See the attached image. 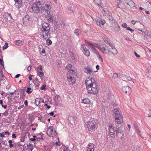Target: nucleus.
<instances>
[{
	"instance_id": "obj_41",
	"label": "nucleus",
	"mask_w": 151,
	"mask_h": 151,
	"mask_svg": "<svg viewBox=\"0 0 151 151\" xmlns=\"http://www.w3.org/2000/svg\"><path fill=\"white\" fill-rule=\"evenodd\" d=\"M27 147H29V146H31L32 148L30 149V151H32V150L33 149V145H31L30 143L29 145H27Z\"/></svg>"
},
{
	"instance_id": "obj_5",
	"label": "nucleus",
	"mask_w": 151,
	"mask_h": 151,
	"mask_svg": "<svg viewBox=\"0 0 151 151\" xmlns=\"http://www.w3.org/2000/svg\"><path fill=\"white\" fill-rule=\"evenodd\" d=\"M86 125L88 131H94L98 127L96 120L93 118L90 119L87 122Z\"/></svg>"
},
{
	"instance_id": "obj_36",
	"label": "nucleus",
	"mask_w": 151,
	"mask_h": 151,
	"mask_svg": "<svg viewBox=\"0 0 151 151\" xmlns=\"http://www.w3.org/2000/svg\"><path fill=\"white\" fill-rule=\"evenodd\" d=\"M8 44L7 42L5 43L4 46L3 47V49L4 50L7 48L8 47Z\"/></svg>"
},
{
	"instance_id": "obj_58",
	"label": "nucleus",
	"mask_w": 151,
	"mask_h": 151,
	"mask_svg": "<svg viewBox=\"0 0 151 151\" xmlns=\"http://www.w3.org/2000/svg\"><path fill=\"white\" fill-rule=\"evenodd\" d=\"M24 107V105H21V106H19L18 108V109H21V108H23V107Z\"/></svg>"
},
{
	"instance_id": "obj_10",
	"label": "nucleus",
	"mask_w": 151,
	"mask_h": 151,
	"mask_svg": "<svg viewBox=\"0 0 151 151\" xmlns=\"http://www.w3.org/2000/svg\"><path fill=\"white\" fill-rule=\"evenodd\" d=\"M122 90L123 93L129 95L131 93V88L129 86H124L122 88Z\"/></svg>"
},
{
	"instance_id": "obj_52",
	"label": "nucleus",
	"mask_w": 151,
	"mask_h": 151,
	"mask_svg": "<svg viewBox=\"0 0 151 151\" xmlns=\"http://www.w3.org/2000/svg\"><path fill=\"white\" fill-rule=\"evenodd\" d=\"M134 54L135 56L137 57V58H139L140 57V56L138 55L137 53H136V52H134Z\"/></svg>"
},
{
	"instance_id": "obj_62",
	"label": "nucleus",
	"mask_w": 151,
	"mask_h": 151,
	"mask_svg": "<svg viewBox=\"0 0 151 151\" xmlns=\"http://www.w3.org/2000/svg\"><path fill=\"white\" fill-rule=\"evenodd\" d=\"M13 146H14V145L13 144H9V146L10 148H12V147H13Z\"/></svg>"
},
{
	"instance_id": "obj_57",
	"label": "nucleus",
	"mask_w": 151,
	"mask_h": 151,
	"mask_svg": "<svg viewBox=\"0 0 151 151\" xmlns=\"http://www.w3.org/2000/svg\"><path fill=\"white\" fill-rule=\"evenodd\" d=\"M1 106L4 109H6L7 107L6 105H1Z\"/></svg>"
},
{
	"instance_id": "obj_40",
	"label": "nucleus",
	"mask_w": 151,
	"mask_h": 151,
	"mask_svg": "<svg viewBox=\"0 0 151 151\" xmlns=\"http://www.w3.org/2000/svg\"><path fill=\"white\" fill-rule=\"evenodd\" d=\"M126 29L128 30H129V31H130L132 33L133 32L134 30L133 29H131L129 27H127L126 28Z\"/></svg>"
},
{
	"instance_id": "obj_21",
	"label": "nucleus",
	"mask_w": 151,
	"mask_h": 151,
	"mask_svg": "<svg viewBox=\"0 0 151 151\" xmlns=\"http://www.w3.org/2000/svg\"><path fill=\"white\" fill-rule=\"evenodd\" d=\"M94 147V145L91 143H90L88 145V151H94L93 149Z\"/></svg>"
},
{
	"instance_id": "obj_9",
	"label": "nucleus",
	"mask_w": 151,
	"mask_h": 151,
	"mask_svg": "<svg viewBox=\"0 0 151 151\" xmlns=\"http://www.w3.org/2000/svg\"><path fill=\"white\" fill-rule=\"evenodd\" d=\"M81 50L86 56H88L90 55V52L88 49L85 47L84 44H82L81 45Z\"/></svg>"
},
{
	"instance_id": "obj_46",
	"label": "nucleus",
	"mask_w": 151,
	"mask_h": 151,
	"mask_svg": "<svg viewBox=\"0 0 151 151\" xmlns=\"http://www.w3.org/2000/svg\"><path fill=\"white\" fill-rule=\"evenodd\" d=\"M122 27H123L124 28H126L127 27V25L125 23H124L122 25Z\"/></svg>"
},
{
	"instance_id": "obj_38",
	"label": "nucleus",
	"mask_w": 151,
	"mask_h": 151,
	"mask_svg": "<svg viewBox=\"0 0 151 151\" xmlns=\"http://www.w3.org/2000/svg\"><path fill=\"white\" fill-rule=\"evenodd\" d=\"M94 1L98 5H100V4L101 3V0H94Z\"/></svg>"
},
{
	"instance_id": "obj_54",
	"label": "nucleus",
	"mask_w": 151,
	"mask_h": 151,
	"mask_svg": "<svg viewBox=\"0 0 151 151\" xmlns=\"http://www.w3.org/2000/svg\"><path fill=\"white\" fill-rule=\"evenodd\" d=\"M0 135L2 137H4V134L3 132L2 133H0Z\"/></svg>"
},
{
	"instance_id": "obj_2",
	"label": "nucleus",
	"mask_w": 151,
	"mask_h": 151,
	"mask_svg": "<svg viewBox=\"0 0 151 151\" xmlns=\"http://www.w3.org/2000/svg\"><path fill=\"white\" fill-rule=\"evenodd\" d=\"M85 85L88 93L96 94L99 92V86L94 79L88 77L85 81Z\"/></svg>"
},
{
	"instance_id": "obj_14",
	"label": "nucleus",
	"mask_w": 151,
	"mask_h": 151,
	"mask_svg": "<svg viewBox=\"0 0 151 151\" xmlns=\"http://www.w3.org/2000/svg\"><path fill=\"white\" fill-rule=\"evenodd\" d=\"M15 3L14 5L18 8H19L21 7L23 3L22 0H14Z\"/></svg>"
},
{
	"instance_id": "obj_30",
	"label": "nucleus",
	"mask_w": 151,
	"mask_h": 151,
	"mask_svg": "<svg viewBox=\"0 0 151 151\" xmlns=\"http://www.w3.org/2000/svg\"><path fill=\"white\" fill-rule=\"evenodd\" d=\"M80 32L81 31L78 29H75L74 31V33L75 35L78 36L79 35V34L80 33Z\"/></svg>"
},
{
	"instance_id": "obj_53",
	"label": "nucleus",
	"mask_w": 151,
	"mask_h": 151,
	"mask_svg": "<svg viewBox=\"0 0 151 151\" xmlns=\"http://www.w3.org/2000/svg\"><path fill=\"white\" fill-rule=\"evenodd\" d=\"M37 69L39 70H42V66H41L40 65V67H38L37 68Z\"/></svg>"
},
{
	"instance_id": "obj_23",
	"label": "nucleus",
	"mask_w": 151,
	"mask_h": 151,
	"mask_svg": "<svg viewBox=\"0 0 151 151\" xmlns=\"http://www.w3.org/2000/svg\"><path fill=\"white\" fill-rule=\"evenodd\" d=\"M129 2L127 3V4L129 5L132 8L135 7V3L134 2L131 0H129Z\"/></svg>"
},
{
	"instance_id": "obj_31",
	"label": "nucleus",
	"mask_w": 151,
	"mask_h": 151,
	"mask_svg": "<svg viewBox=\"0 0 151 151\" xmlns=\"http://www.w3.org/2000/svg\"><path fill=\"white\" fill-rule=\"evenodd\" d=\"M125 78L127 80L129 81H132L134 83L135 80H134L133 79L131 78L130 77L125 76Z\"/></svg>"
},
{
	"instance_id": "obj_16",
	"label": "nucleus",
	"mask_w": 151,
	"mask_h": 151,
	"mask_svg": "<svg viewBox=\"0 0 151 151\" xmlns=\"http://www.w3.org/2000/svg\"><path fill=\"white\" fill-rule=\"evenodd\" d=\"M4 17L6 21H10L12 19L11 14L7 13H5L4 15Z\"/></svg>"
},
{
	"instance_id": "obj_47",
	"label": "nucleus",
	"mask_w": 151,
	"mask_h": 151,
	"mask_svg": "<svg viewBox=\"0 0 151 151\" xmlns=\"http://www.w3.org/2000/svg\"><path fill=\"white\" fill-rule=\"evenodd\" d=\"M91 49L92 50V51H93L94 52L96 53L97 52V50L94 48V46Z\"/></svg>"
},
{
	"instance_id": "obj_12",
	"label": "nucleus",
	"mask_w": 151,
	"mask_h": 151,
	"mask_svg": "<svg viewBox=\"0 0 151 151\" xmlns=\"http://www.w3.org/2000/svg\"><path fill=\"white\" fill-rule=\"evenodd\" d=\"M84 71L88 74L92 75L93 73V71L91 67L89 66H85L84 68Z\"/></svg>"
},
{
	"instance_id": "obj_1",
	"label": "nucleus",
	"mask_w": 151,
	"mask_h": 151,
	"mask_svg": "<svg viewBox=\"0 0 151 151\" xmlns=\"http://www.w3.org/2000/svg\"><path fill=\"white\" fill-rule=\"evenodd\" d=\"M51 8L50 4L47 0H38L32 4V9L35 13L46 14L49 17V21L52 22L53 19L51 14H50Z\"/></svg>"
},
{
	"instance_id": "obj_48",
	"label": "nucleus",
	"mask_w": 151,
	"mask_h": 151,
	"mask_svg": "<svg viewBox=\"0 0 151 151\" xmlns=\"http://www.w3.org/2000/svg\"><path fill=\"white\" fill-rule=\"evenodd\" d=\"M119 78H122L123 77V74L121 73H119L118 74Z\"/></svg>"
},
{
	"instance_id": "obj_43",
	"label": "nucleus",
	"mask_w": 151,
	"mask_h": 151,
	"mask_svg": "<svg viewBox=\"0 0 151 151\" xmlns=\"http://www.w3.org/2000/svg\"><path fill=\"white\" fill-rule=\"evenodd\" d=\"M45 87H46V86L45 85H44L42 86V87H40V89L41 90H46V88H45Z\"/></svg>"
},
{
	"instance_id": "obj_17",
	"label": "nucleus",
	"mask_w": 151,
	"mask_h": 151,
	"mask_svg": "<svg viewBox=\"0 0 151 151\" xmlns=\"http://www.w3.org/2000/svg\"><path fill=\"white\" fill-rule=\"evenodd\" d=\"M29 17L28 15H26L23 18V22L24 24L27 25L29 22Z\"/></svg>"
},
{
	"instance_id": "obj_26",
	"label": "nucleus",
	"mask_w": 151,
	"mask_h": 151,
	"mask_svg": "<svg viewBox=\"0 0 151 151\" xmlns=\"http://www.w3.org/2000/svg\"><path fill=\"white\" fill-rule=\"evenodd\" d=\"M98 22L99 26H103L105 24V21L104 19H101L99 20Z\"/></svg>"
},
{
	"instance_id": "obj_49",
	"label": "nucleus",
	"mask_w": 151,
	"mask_h": 151,
	"mask_svg": "<svg viewBox=\"0 0 151 151\" xmlns=\"http://www.w3.org/2000/svg\"><path fill=\"white\" fill-rule=\"evenodd\" d=\"M24 104H25V107H26L28 105V101L27 100H26L24 102Z\"/></svg>"
},
{
	"instance_id": "obj_61",
	"label": "nucleus",
	"mask_w": 151,
	"mask_h": 151,
	"mask_svg": "<svg viewBox=\"0 0 151 151\" xmlns=\"http://www.w3.org/2000/svg\"><path fill=\"white\" fill-rule=\"evenodd\" d=\"M45 106H46L47 107V108L48 109H49L50 108L51 106H48L47 105V104H45Z\"/></svg>"
},
{
	"instance_id": "obj_64",
	"label": "nucleus",
	"mask_w": 151,
	"mask_h": 151,
	"mask_svg": "<svg viewBox=\"0 0 151 151\" xmlns=\"http://www.w3.org/2000/svg\"><path fill=\"white\" fill-rule=\"evenodd\" d=\"M20 76V75L19 74H17L15 77V78H19Z\"/></svg>"
},
{
	"instance_id": "obj_50",
	"label": "nucleus",
	"mask_w": 151,
	"mask_h": 151,
	"mask_svg": "<svg viewBox=\"0 0 151 151\" xmlns=\"http://www.w3.org/2000/svg\"><path fill=\"white\" fill-rule=\"evenodd\" d=\"M98 55H99V59H100L101 61L102 62H103V59L101 57V56H100V55H99V53H98Z\"/></svg>"
},
{
	"instance_id": "obj_44",
	"label": "nucleus",
	"mask_w": 151,
	"mask_h": 151,
	"mask_svg": "<svg viewBox=\"0 0 151 151\" xmlns=\"http://www.w3.org/2000/svg\"><path fill=\"white\" fill-rule=\"evenodd\" d=\"M8 111L7 110L6 111L4 112L3 113V115L5 116H7V114H8Z\"/></svg>"
},
{
	"instance_id": "obj_42",
	"label": "nucleus",
	"mask_w": 151,
	"mask_h": 151,
	"mask_svg": "<svg viewBox=\"0 0 151 151\" xmlns=\"http://www.w3.org/2000/svg\"><path fill=\"white\" fill-rule=\"evenodd\" d=\"M0 64L1 65H2L3 66H4V62L2 58L0 59Z\"/></svg>"
},
{
	"instance_id": "obj_22",
	"label": "nucleus",
	"mask_w": 151,
	"mask_h": 151,
	"mask_svg": "<svg viewBox=\"0 0 151 151\" xmlns=\"http://www.w3.org/2000/svg\"><path fill=\"white\" fill-rule=\"evenodd\" d=\"M111 49H110V52H111L113 54H116L117 53V50L115 47L114 45H113L111 47Z\"/></svg>"
},
{
	"instance_id": "obj_35",
	"label": "nucleus",
	"mask_w": 151,
	"mask_h": 151,
	"mask_svg": "<svg viewBox=\"0 0 151 151\" xmlns=\"http://www.w3.org/2000/svg\"><path fill=\"white\" fill-rule=\"evenodd\" d=\"M88 46H90L91 48L94 46L93 45L91 42H88Z\"/></svg>"
},
{
	"instance_id": "obj_32",
	"label": "nucleus",
	"mask_w": 151,
	"mask_h": 151,
	"mask_svg": "<svg viewBox=\"0 0 151 151\" xmlns=\"http://www.w3.org/2000/svg\"><path fill=\"white\" fill-rule=\"evenodd\" d=\"M146 5H148L147 9L148 10H151V3L148 2H147L146 3Z\"/></svg>"
},
{
	"instance_id": "obj_59",
	"label": "nucleus",
	"mask_w": 151,
	"mask_h": 151,
	"mask_svg": "<svg viewBox=\"0 0 151 151\" xmlns=\"http://www.w3.org/2000/svg\"><path fill=\"white\" fill-rule=\"evenodd\" d=\"M32 76L31 75H30L29 77V80L30 81H31L32 80Z\"/></svg>"
},
{
	"instance_id": "obj_24",
	"label": "nucleus",
	"mask_w": 151,
	"mask_h": 151,
	"mask_svg": "<svg viewBox=\"0 0 151 151\" xmlns=\"http://www.w3.org/2000/svg\"><path fill=\"white\" fill-rule=\"evenodd\" d=\"M109 19L111 22V24H114L115 22H116L115 20L114 19V18L111 16H109Z\"/></svg>"
},
{
	"instance_id": "obj_33",
	"label": "nucleus",
	"mask_w": 151,
	"mask_h": 151,
	"mask_svg": "<svg viewBox=\"0 0 151 151\" xmlns=\"http://www.w3.org/2000/svg\"><path fill=\"white\" fill-rule=\"evenodd\" d=\"M105 43L108 44L110 47H111L113 45H114L111 42L109 41L108 40H107L105 42Z\"/></svg>"
},
{
	"instance_id": "obj_60",
	"label": "nucleus",
	"mask_w": 151,
	"mask_h": 151,
	"mask_svg": "<svg viewBox=\"0 0 151 151\" xmlns=\"http://www.w3.org/2000/svg\"><path fill=\"white\" fill-rule=\"evenodd\" d=\"M131 22L133 24H134L136 22V21L134 20H132L131 21Z\"/></svg>"
},
{
	"instance_id": "obj_7",
	"label": "nucleus",
	"mask_w": 151,
	"mask_h": 151,
	"mask_svg": "<svg viewBox=\"0 0 151 151\" xmlns=\"http://www.w3.org/2000/svg\"><path fill=\"white\" fill-rule=\"evenodd\" d=\"M115 129L116 134L118 137H121L122 138L124 136V133L125 132V128L123 126H121V127H119L117 125L114 126Z\"/></svg>"
},
{
	"instance_id": "obj_34",
	"label": "nucleus",
	"mask_w": 151,
	"mask_h": 151,
	"mask_svg": "<svg viewBox=\"0 0 151 151\" xmlns=\"http://www.w3.org/2000/svg\"><path fill=\"white\" fill-rule=\"evenodd\" d=\"M46 43L48 45H50L52 44V41L49 39H47L46 40Z\"/></svg>"
},
{
	"instance_id": "obj_29",
	"label": "nucleus",
	"mask_w": 151,
	"mask_h": 151,
	"mask_svg": "<svg viewBox=\"0 0 151 151\" xmlns=\"http://www.w3.org/2000/svg\"><path fill=\"white\" fill-rule=\"evenodd\" d=\"M23 42L20 40H18L17 41L16 43V44L19 46H21L22 45H23Z\"/></svg>"
},
{
	"instance_id": "obj_18",
	"label": "nucleus",
	"mask_w": 151,
	"mask_h": 151,
	"mask_svg": "<svg viewBox=\"0 0 151 151\" xmlns=\"http://www.w3.org/2000/svg\"><path fill=\"white\" fill-rule=\"evenodd\" d=\"M109 134L110 135H114V134L115 133V131L114 127L111 124L109 125Z\"/></svg>"
},
{
	"instance_id": "obj_13",
	"label": "nucleus",
	"mask_w": 151,
	"mask_h": 151,
	"mask_svg": "<svg viewBox=\"0 0 151 151\" xmlns=\"http://www.w3.org/2000/svg\"><path fill=\"white\" fill-rule=\"evenodd\" d=\"M111 26L114 30L117 32H119L120 30V27L117 22L111 24Z\"/></svg>"
},
{
	"instance_id": "obj_37",
	"label": "nucleus",
	"mask_w": 151,
	"mask_h": 151,
	"mask_svg": "<svg viewBox=\"0 0 151 151\" xmlns=\"http://www.w3.org/2000/svg\"><path fill=\"white\" fill-rule=\"evenodd\" d=\"M113 77L114 78H119L118 75V74L116 73H114L113 75Z\"/></svg>"
},
{
	"instance_id": "obj_39",
	"label": "nucleus",
	"mask_w": 151,
	"mask_h": 151,
	"mask_svg": "<svg viewBox=\"0 0 151 151\" xmlns=\"http://www.w3.org/2000/svg\"><path fill=\"white\" fill-rule=\"evenodd\" d=\"M146 71L147 73L149 74H151V70L148 69H146Z\"/></svg>"
},
{
	"instance_id": "obj_19",
	"label": "nucleus",
	"mask_w": 151,
	"mask_h": 151,
	"mask_svg": "<svg viewBox=\"0 0 151 151\" xmlns=\"http://www.w3.org/2000/svg\"><path fill=\"white\" fill-rule=\"evenodd\" d=\"M76 9V7L74 4H70L68 6V9L70 11L73 12Z\"/></svg>"
},
{
	"instance_id": "obj_27",
	"label": "nucleus",
	"mask_w": 151,
	"mask_h": 151,
	"mask_svg": "<svg viewBox=\"0 0 151 151\" xmlns=\"http://www.w3.org/2000/svg\"><path fill=\"white\" fill-rule=\"evenodd\" d=\"M40 99L39 98H37L35 99V105L38 106L40 103Z\"/></svg>"
},
{
	"instance_id": "obj_45",
	"label": "nucleus",
	"mask_w": 151,
	"mask_h": 151,
	"mask_svg": "<svg viewBox=\"0 0 151 151\" xmlns=\"http://www.w3.org/2000/svg\"><path fill=\"white\" fill-rule=\"evenodd\" d=\"M0 77H3V78L4 77L5 78V77H4V76L3 75V72H2V70H1V71H0Z\"/></svg>"
},
{
	"instance_id": "obj_15",
	"label": "nucleus",
	"mask_w": 151,
	"mask_h": 151,
	"mask_svg": "<svg viewBox=\"0 0 151 151\" xmlns=\"http://www.w3.org/2000/svg\"><path fill=\"white\" fill-rule=\"evenodd\" d=\"M68 121L69 123L73 125L75 124V119L73 116H69L68 117Z\"/></svg>"
},
{
	"instance_id": "obj_3",
	"label": "nucleus",
	"mask_w": 151,
	"mask_h": 151,
	"mask_svg": "<svg viewBox=\"0 0 151 151\" xmlns=\"http://www.w3.org/2000/svg\"><path fill=\"white\" fill-rule=\"evenodd\" d=\"M113 113V116L115 119V124L121 125L123 122V117L120 109L119 108L114 109Z\"/></svg>"
},
{
	"instance_id": "obj_55",
	"label": "nucleus",
	"mask_w": 151,
	"mask_h": 151,
	"mask_svg": "<svg viewBox=\"0 0 151 151\" xmlns=\"http://www.w3.org/2000/svg\"><path fill=\"white\" fill-rule=\"evenodd\" d=\"M103 39L105 42L107 40H108V39L105 37H103Z\"/></svg>"
},
{
	"instance_id": "obj_20",
	"label": "nucleus",
	"mask_w": 151,
	"mask_h": 151,
	"mask_svg": "<svg viewBox=\"0 0 151 151\" xmlns=\"http://www.w3.org/2000/svg\"><path fill=\"white\" fill-rule=\"evenodd\" d=\"M32 84H30V83H29L27 86V88L26 92L28 94L32 92V91H31V90H32L33 88L32 86L31 87Z\"/></svg>"
},
{
	"instance_id": "obj_11",
	"label": "nucleus",
	"mask_w": 151,
	"mask_h": 151,
	"mask_svg": "<svg viewBox=\"0 0 151 151\" xmlns=\"http://www.w3.org/2000/svg\"><path fill=\"white\" fill-rule=\"evenodd\" d=\"M52 127V126H50L49 128L47 129L46 131V133L50 137H53L54 136V135L53 134L54 132Z\"/></svg>"
},
{
	"instance_id": "obj_8",
	"label": "nucleus",
	"mask_w": 151,
	"mask_h": 151,
	"mask_svg": "<svg viewBox=\"0 0 151 151\" xmlns=\"http://www.w3.org/2000/svg\"><path fill=\"white\" fill-rule=\"evenodd\" d=\"M96 47L103 53L106 54H108L109 52L110 51V49L104 44L100 45L96 44Z\"/></svg>"
},
{
	"instance_id": "obj_56",
	"label": "nucleus",
	"mask_w": 151,
	"mask_h": 151,
	"mask_svg": "<svg viewBox=\"0 0 151 151\" xmlns=\"http://www.w3.org/2000/svg\"><path fill=\"white\" fill-rule=\"evenodd\" d=\"M11 87V86L9 85V84H8V85L6 87V88L7 89H9V88H10V87Z\"/></svg>"
},
{
	"instance_id": "obj_51",
	"label": "nucleus",
	"mask_w": 151,
	"mask_h": 151,
	"mask_svg": "<svg viewBox=\"0 0 151 151\" xmlns=\"http://www.w3.org/2000/svg\"><path fill=\"white\" fill-rule=\"evenodd\" d=\"M31 65H30L28 67L27 70L28 71H29L31 70Z\"/></svg>"
},
{
	"instance_id": "obj_28",
	"label": "nucleus",
	"mask_w": 151,
	"mask_h": 151,
	"mask_svg": "<svg viewBox=\"0 0 151 151\" xmlns=\"http://www.w3.org/2000/svg\"><path fill=\"white\" fill-rule=\"evenodd\" d=\"M38 74L39 75L40 77H41L42 79L43 78L44 75V73L43 71L38 72Z\"/></svg>"
},
{
	"instance_id": "obj_6",
	"label": "nucleus",
	"mask_w": 151,
	"mask_h": 151,
	"mask_svg": "<svg viewBox=\"0 0 151 151\" xmlns=\"http://www.w3.org/2000/svg\"><path fill=\"white\" fill-rule=\"evenodd\" d=\"M76 70L70 69L69 75L67 76V78L69 82L72 84H74L76 81L75 77L77 76V75L76 71Z\"/></svg>"
},
{
	"instance_id": "obj_25",
	"label": "nucleus",
	"mask_w": 151,
	"mask_h": 151,
	"mask_svg": "<svg viewBox=\"0 0 151 151\" xmlns=\"http://www.w3.org/2000/svg\"><path fill=\"white\" fill-rule=\"evenodd\" d=\"M90 102V101L88 98L83 99L82 101V102L85 104H89Z\"/></svg>"
},
{
	"instance_id": "obj_4",
	"label": "nucleus",
	"mask_w": 151,
	"mask_h": 151,
	"mask_svg": "<svg viewBox=\"0 0 151 151\" xmlns=\"http://www.w3.org/2000/svg\"><path fill=\"white\" fill-rule=\"evenodd\" d=\"M41 34L42 38L45 40L50 38L51 37L50 32V28L49 27L48 23L44 22L42 24L41 28Z\"/></svg>"
},
{
	"instance_id": "obj_63",
	"label": "nucleus",
	"mask_w": 151,
	"mask_h": 151,
	"mask_svg": "<svg viewBox=\"0 0 151 151\" xmlns=\"http://www.w3.org/2000/svg\"><path fill=\"white\" fill-rule=\"evenodd\" d=\"M12 137L13 138H15L16 137L15 134L14 133H13L12 134Z\"/></svg>"
}]
</instances>
